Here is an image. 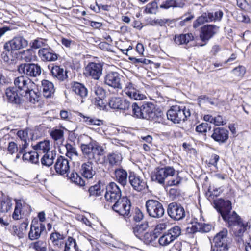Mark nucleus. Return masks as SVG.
<instances>
[{
	"label": "nucleus",
	"mask_w": 251,
	"mask_h": 251,
	"mask_svg": "<svg viewBox=\"0 0 251 251\" xmlns=\"http://www.w3.org/2000/svg\"><path fill=\"white\" fill-rule=\"evenodd\" d=\"M213 19L212 12L203 13L201 16L198 17L194 22L193 26L196 29L205 23L212 22V20Z\"/></svg>",
	"instance_id": "nucleus-28"
},
{
	"label": "nucleus",
	"mask_w": 251,
	"mask_h": 251,
	"mask_svg": "<svg viewBox=\"0 0 251 251\" xmlns=\"http://www.w3.org/2000/svg\"><path fill=\"white\" fill-rule=\"evenodd\" d=\"M50 136L56 141L63 138L64 131L60 129H55L51 132Z\"/></svg>",
	"instance_id": "nucleus-58"
},
{
	"label": "nucleus",
	"mask_w": 251,
	"mask_h": 251,
	"mask_svg": "<svg viewBox=\"0 0 251 251\" xmlns=\"http://www.w3.org/2000/svg\"><path fill=\"white\" fill-rule=\"evenodd\" d=\"M149 223L145 221L141 224L136 225L132 227L133 233L138 239L142 238L143 233L149 228Z\"/></svg>",
	"instance_id": "nucleus-32"
},
{
	"label": "nucleus",
	"mask_w": 251,
	"mask_h": 251,
	"mask_svg": "<svg viewBox=\"0 0 251 251\" xmlns=\"http://www.w3.org/2000/svg\"><path fill=\"white\" fill-rule=\"evenodd\" d=\"M71 85L72 91L82 99H84L87 96L88 90L83 84L74 81Z\"/></svg>",
	"instance_id": "nucleus-24"
},
{
	"label": "nucleus",
	"mask_w": 251,
	"mask_h": 251,
	"mask_svg": "<svg viewBox=\"0 0 251 251\" xmlns=\"http://www.w3.org/2000/svg\"><path fill=\"white\" fill-rule=\"evenodd\" d=\"M22 208V204L21 201H16L15 209L12 215V217L14 220H17L21 218V212Z\"/></svg>",
	"instance_id": "nucleus-47"
},
{
	"label": "nucleus",
	"mask_w": 251,
	"mask_h": 251,
	"mask_svg": "<svg viewBox=\"0 0 251 251\" xmlns=\"http://www.w3.org/2000/svg\"><path fill=\"white\" fill-rule=\"evenodd\" d=\"M45 230V225L40 223L33 225V222L30 226L28 233V238L30 240L38 239L40 238L41 233Z\"/></svg>",
	"instance_id": "nucleus-22"
},
{
	"label": "nucleus",
	"mask_w": 251,
	"mask_h": 251,
	"mask_svg": "<svg viewBox=\"0 0 251 251\" xmlns=\"http://www.w3.org/2000/svg\"><path fill=\"white\" fill-rule=\"evenodd\" d=\"M0 211L1 213L7 212L12 207L11 199L8 197H2L0 199Z\"/></svg>",
	"instance_id": "nucleus-37"
},
{
	"label": "nucleus",
	"mask_w": 251,
	"mask_h": 251,
	"mask_svg": "<svg viewBox=\"0 0 251 251\" xmlns=\"http://www.w3.org/2000/svg\"><path fill=\"white\" fill-rule=\"evenodd\" d=\"M102 65L100 63L90 62L85 67L84 74L95 80H99L102 75Z\"/></svg>",
	"instance_id": "nucleus-15"
},
{
	"label": "nucleus",
	"mask_w": 251,
	"mask_h": 251,
	"mask_svg": "<svg viewBox=\"0 0 251 251\" xmlns=\"http://www.w3.org/2000/svg\"><path fill=\"white\" fill-rule=\"evenodd\" d=\"M121 77L117 72H110L105 75L104 82L114 89H122Z\"/></svg>",
	"instance_id": "nucleus-16"
},
{
	"label": "nucleus",
	"mask_w": 251,
	"mask_h": 251,
	"mask_svg": "<svg viewBox=\"0 0 251 251\" xmlns=\"http://www.w3.org/2000/svg\"><path fill=\"white\" fill-rule=\"evenodd\" d=\"M119 187L113 182H110L106 186V192L109 193L115 192V191L120 190Z\"/></svg>",
	"instance_id": "nucleus-59"
},
{
	"label": "nucleus",
	"mask_w": 251,
	"mask_h": 251,
	"mask_svg": "<svg viewBox=\"0 0 251 251\" xmlns=\"http://www.w3.org/2000/svg\"><path fill=\"white\" fill-rule=\"evenodd\" d=\"M105 187L104 184L99 180L96 184L91 186L88 189L89 196L99 197L101 195Z\"/></svg>",
	"instance_id": "nucleus-30"
},
{
	"label": "nucleus",
	"mask_w": 251,
	"mask_h": 251,
	"mask_svg": "<svg viewBox=\"0 0 251 251\" xmlns=\"http://www.w3.org/2000/svg\"><path fill=\"white\" fill-rule=\"evenodd\" d=\"M167 212L169 217L175 221H179L185 217V211L183 206L177 202L170 203L167 206Z\"/></svg>",
	"instance_id": "nucleus-10"
},
{
	"label": "nucleus",
	"mask_w": 251,
	"mask_h": 251,
	"mask_svg": "<svg viewBox=\"0 0 251 251\" xmlns=\"http://www.w3.org/2000/svg\"><path fill=\"white\" fill-rule=\"evenodd\" d=\"M40 95L41 93L38 90L35 91L28 88L25 92V97H26L31 103L35 104L39 101Z\"/></svg>",
	"instance_id": "nucleus-34"
},
{
	"label": "nucleus",
	"mask_w": 251,
	"mask_h": 251,
	"mask_svg": "<svg viewBox=\"0 0 251 251\" xmlns=\"http://www.w3.org/2000/svg\"><path fill=\"white\" fill-rule=\"evenodd\" d=\"M131 206L130 201L127 197H123L114 204L112 206V209L120 215L129 217L131 216Z\"/></svg>",
	"instance_id": "nucleus-11"
},
{
	"label": "nucleus",
	"mask_w": 251,
	"mask_h": 251,
	"mask_svg": "<svg viewBox=\"0 0 251 251\" xmlns=\"http://www.w3.org/2000/svg\"><path fill=\"white\" fill-rule=\"evenodd\" d=\"M167 232L175 240L180 235L181 229L179 226H175L168 230Z\"/></svg>",
	"instance_id": "nucleus-43"
},
{
	"label": "nucleus",
	"mask_w": 251,
	"mask_h": 251,
	"mask_svg": "<svg viewBox=\"0 0 251 251\" xmlns=\"http://www.w3.org/2000/svg\"><path fill=\"white\" fill-rule=\"evenodd\" d=\"M79 115L83 118L84 122L88 125L100 126L103 124V121L101 120L84 116L81 113H79Z\"/></svg>",
	"instance_id": "nucleus-40"
},
{
	"label": "nucleus",
	"mask_w": 251,
	"mask_h": 251,
	"mask_svg": "<svg viewBox=\"0 0 251 251\" xmlns=\"http://www.w3.org/2000/svg\"><path fill=\"white\" fill-rule=\"evenodd\" d=\"M154 236L152 232H147L142 235V238L139 239L143 241L146 244L149 245L156 239V238H154Z\"/></svg>",
	"instance_id": "nucleus-51"
},
{
	"label": "nucleus",
	"mask_w": 251,
	"mask_h": 251,
	"mask_svg": "<svg viewBox=\"0 0 251 251\" xmlns=\"http://www.w3.org/2000/svg\"><path fill=\"white\" fill-rule=\"evenodd\" d=\"M124 91L130 98L135 100H142L145 97V96L137 89L136 86L131 82L127 83Z\"/></svg>",
	"instance_id": "nucleus-21"
},
{
	"label": "nucleus",
	"mask_w": 251,
	"mask_h": 251,
	"mask_svg": "<svg viewBox=\"0 0 251 251\" xmlns=\"http://www.w3.org/2000/svg\"><path fill=\"white\" fill-rule=\"evenodd\" d=\"M121 104H119V108H117V110L123 111V112H127V114H131V110L129 109L130 107V103L126 99H123L122 98Z\"/></svg>",
	"instance_id": "nucleus-46"
},
{
	"label": "nucleus",
	"mask_w": 251,
	"mask_h": 251,
	"mask_svg": "<svg viewBox=\"0 0 251 251\" xmlns=\"http://www.w3.org/2000/svg\"><path fill=\"white\" fill-rule=\"evenodd\" d=\"M122 98L113 97L109 99L108 101V104L111 108L117 110L119 108V104H121Z\"/></svg>",
	"instance_id": "nucleus-53"
},
{
	"label": "nucleus",
	"mask_w": 251,
	"mask_h": 251,
	"mask_svg": "<svg viewBox=\"0 0 251 251\" xmlns=\"http://www.w3.org/2000/svg\"><path fill=\"white\" fill-rule=\"evenodd\" d=\"M56 153L53 151L47 152L44 154L41 159V162L42 165L50 167L52 165Z\"/></svg>",
	"instance_id": "nucleus-36"
},
{
	"label": "nucleus",
	"mask_w": 251,
	"mask_h": 251,
	"mask_svg": "<svg viewBox=\"0 0 251 251\" xmlns=\"http://www.w3.org/2000/svg\"><path fill=\"white\" fill-rule=\"evenodd\" d=\"M108 160L111 166L116 165L121 159L120 154L115 153H110L107 156Z\"/></svg>",
	"instance_id": "nucleus-50"
},
{
	"label": "nucleus",
	"mask_w": 251,
	"mask_h": 251,
	"mask_svg": "<svg viewBox=\"0 0 251 251\" xmlns=\"http://www.w3.org/2000/svg\"><path fill=\"white\" fill-rule=\"evenodd\" d=\"M222 219L236 237H242L245 231L250 228V225L248 223L244 222L241 217L235 211L222 215Z\"/></svg>",
	"instance_id": "nucleus-2"
},
{
	"label": "nucleus",
	"mask_w": 251,
	"mask_h": 251,
	"mask_svg": "<svg viewBox=\"0 0 251 251\" xmlns=\"http://www.w3.org/2000/svg\"><path fill=\"white\" fill-rule=\"evenodd\" d=\"M116 180L123 187H125L127 182L128 174L126 171L122 168L116 169L114 171Z\"/></svg>",
	"instance_id": "nucleus-26"
},
{
	"label": "nucleus",
	"mask_w": 251,
	"mask_h": 251,
	"mask_svg": "<svg viewBox=\"0 0 251 251\" xmlns=\"http://www.w3.org/2000/svg\"><path fill=\"white\" fill-rule=\"evenodd\" d=\"M169 21V19H156L152 20L150 21L149 24L151 26H155L157 25H159L160 26H162L167 23Z\"/></svg>",
	"instance_id": "nucleus-60"
},
{
	"label": "nucleus",
	"mask_w": 251,
	"mask_h": 251,
	"mask_svg": "<svg viewBox=\"0 0 251 251\" xmlns=\"http://www.w3.org/2000/svg\"><path fill=\"white\" fill-rule=\"evenodd\" d=\"M211 229V225L199 222H196L194 225H192L191 227V230L193 233L196 232L207 233L209 232Z\"/></svg>",
	"instance_id": "nucleus-31"
},
{
	"label": "nucleus",
	"mask_w": 251,
	"mask_h": 251,
	"mask_svg": "<svg viewBox=\"0 0 251 251\" xmlns=\"http://www.w3.org/2000/svg\"><path fill=\"white\" fill-rule=\"evenodd\" d=\"M56 172L61 176H68L70 170L69 160L62 156H59L54 165Z\"/></svg>",
	"instance_id": "nucleus-18"
},
{
	"label": "nucleus",
	"mask_w": 251,
	"mask_h": 251,
	"mask_svg": "<svg viewBox=\"0 0 251 251\" xmlns=\"http://www.w3.org/2000/svg\"><path fill=\"white\" fill-rule=\"evenodd\" d=\"M65 147L67 151L66 155L67 157L71 158L73 155H75L77 156H78V154L76 148H75L73 145L67 143L65 145Z\"/></svg>",
	"instance_id": "nucleus-52"
},
{
	"label": "nucleus",
	"mask_w": 251,
	"mask_h": 251,
	"mask_svg": "<svg viewBox=\"0 0 251 251\" xmlns=\"http://www.w3.org/2000/svg\"><path fill=\"white\" fill-rule=\"evenodd\" d=\"M80 148L84 157L88 159L87 162L81 165V174L84 177L91 179L96 174L93 169V162L96 164H103L104 162V158H100L103 155L104 149L96 141H91L88 144L81 143Z\"/></svg>",
	"instance_id": "nucleus-1"
},
{
	"label": "nucleus",
	"mask_w": 251,
	"mask_h": 251,
	"mask_svg": "<svg viewBox=\"0 0 251 251\" xmlns=\"http://www.w3.org/2000/svg\"><path fill=\"white\" fill-rule=\"evenodd\" d=\"M129 59L134 64L141 63L144 64H149L151 62L150 60L145 58H136L134 57H130Z\"/></svg>",
	"instance_id": "nucleus-63"
},
{
	"label": "nucleus",
	"mask_w": 251,
	"mask_h": 251,
	"mask_svg": "<svg viewBox=\"0 0 251 251\" xmlns=\"http://www.w3.org/2000/svg\"><path fill=\"white\" fill-rule=\"evenodd\" d=\"M23 93L18 91L16 87H9L5 90V95L7 102L18 106L23 104L24 100L22 98Z\"/></svg>",
	"instance_id": "nucleus-13"
},
{
	"label": "nucleus",
	"mask_w": 251,
	"mask_h": 251,
	"mask_svg": "<svg viewBox=\"0 0 251 251\" xmlns=\"http://www.w3.org/2000/svg\"><path fill=\"white\" fill-rule=\"evenodd\" d=\"M70 179L75 184L83 187V189H85V186L87 185L88 182L86 181L78 175V174L74 170L72 171L69 176Z\"/></svg>",
	"instance_id": "nucleus-33"
},
{
	"label": "nucleus",
	"mask_w": 251,
	"mask_h": 251,
	"mask_svg": "<svg viewBox=\"0 0 251 251\" xmlns=\"http://www.w3.org/2000/svg\"><path fill=\"white\" fill-rule=\"evenodd\" d=\"M39 153L38 151H31V156L30 157L29 162L33 164H39Z\"/></svg>",
	"instance_id": "nucleus-62"
},
{
	"label": "nucleus",
	"mask_w": 251,
	"mask_h": 251,
	"mask_svg": "<svg viewBox=\"0 0 251 251\" xmlns=\"http://www.w3.org/2000/svg\"><path fill=\"white\" fill-rule=\"evenodd\" d=\"M41 84L43 96L46 98H51L55 91L53 84L48 80L44 79L41 81Z\"/></svg>",
	"instance_id": "nucleus-25"
},
{
	"label": "nucleus",
	"mask_w": 251,
	"mask_h": 251,
	"mask_svg": "<svg viewBox=\"0 0 251 251\" xmlns=\"http://www.w3.org/2000/svg\"><path fill=\"white\" fill-rule=\"evenodd\" d=\"M157 8V4L155 1L148 3L146 7L145 12L149 14H155Z\"/></svg>",
	"instance_id": "nucleus-57"
},
{
	"label": "nucleus",
	"mask_w": 251,
	"mask_h": 251,
	"mask_svg": "<svg viewBox=\"0 0 251 251\" xmlns=\"http://www.w3.org/2000/svg\"><path fill=\"white\" fill-rule=\"evenodd\" d=\"M227 230L226 228L218 233L213 239L211 251H228L230 239L227 237Z\"/></svg>",
	"instance_id": "nucleus-5"
},
{
	"label": "nucleus",
	"mask_w": 251,
	"mask_h": 251,
	"mask_svg": "<svg viewBox=\"0 0 251 251\" xmlns=\"http://www.w3.org/2000/svg\"><path fill=\"white\" fill-rule=\"evenodd\" d=\"M38 55L42 61L48 62L55 61L59 56L50 47L40 49L38 51Z\"/></svg>",
	"instance_id": "nucleus-19"
},
{
	"label": "nucleus",
	"mask_w": 251,
	"mask_h": 251,
	"mask_svg": "<svg viewBox=\"0 0 251 251\" xmlns=\"http://www.w3.org/2000/svg\"><path fill=\"white\" fill-rule=\"evenodd\" d=\"M28 41L21 36H17L11 40L6 42L3 45V51L1 54V57L5 62L10 63L12 60L10 56H12V54L15 51L22 50L28 46Z\"/></svg>",
	"instance_id": "nucleus-3"
},
{
	"label": "nucleus",
	"mask_w": 251,
	"mask_h": 251,
	"mask_svg": "<svg viewBox=\"0 0 251 251\" xmlns=\"http://www.w3.org/2000/svg\"><path fill=\"white\" fill-rule=\"evenodd\" d=\"M33 149L36 151H42L43 152H49L50 142L48 140H44L38 142L36 145L33 146Z\"/></svg>",
	"instance_id": "nucleus-41"
},
{
	"label": "nucleus",
	"mask_w": 251,
	"mask_h": 251,
	"mask_svg": "<svg viewBox=\"0 0 251 251\" xmlns=\"http://www.w3.org/2000/svg\"><path fill=\"white\" fill-rule=\"evenodd\" d=\"M104 196L107 201L114 202V203L117 201H119L122 198L121 197V190L117 191V192L115 191V192L111 193L105 192Z\"/></svg>",
	"instance_id": "nucleus-39"
},
{
	"label": "nucleus",
	"mask_w": 251,
	"mask_h": 251,
	"mask_svg": "<svg viewBox=\"0 0 251 251\" xmlns=\"http://www.w3.org/2000/svg\"><path fill=\"white\" fill-rule=\"evenodd\" d=\"M19 72L28 77H36L41 74V66L37 63H24L19 65Z\"/></svg>",
	"instance_id": "nucleus-8"
},
{
	"label": "nucleus",
	"mask_w": 251,
	"mask_h": 251,
	"mask_svg": "<svg viewBox=\"0 0 251 251\" xmlns=\"http://www.w3.org/2000/svg\"><path fill=\"white\" fill-rule=\"evenodd\" d=\"M174 239L167 233L165 232L158 240V243L161 246H166L174 241Z\"/></svg>",
	"instance_id": "nucleus-42"
},
{
	"label": "nucleus",
	"mask_w": 251,
	"mask_h": 251,
	"mask_svg": "<svg viewBox=\"0 0 251 251\" xmlns=\"http://www.w3.org/2000/svg\"><path fill=\"white\" fill-rule=\"evenodd\" d=\"M141 119L152 121L156 123H163L161 112L156 113L154 105L151 102H142Z\"/></svg>",
	"instance_id": "nucleus-6"
},
{
	"label": "nucleus",
	"mask_w": 251,
	"mask_h": 251,
	"mask_svg": "<svg viewBox=\"0 0 251 251\" xmlns=\"http://www.w3.org/2000/svg\"><path fill=\"white\" fill-rule=\"evenodd\" d=\"M18 150V146L16 143L14 142H10L9 143L7 151L10 154H13L17 152Z\"/></svg>",
	"instance_id": "nucleus-61"
},
{
	"label": "nucleus",
	"mask_w": 251,
	"mask_h": 251,
	"mask_svg": "<svg viewBox=\"0 0 251 251\" xmlns=\"http://www.w3.org/2000/svg\"><path fill=\"white\" fill-rule=\"evenodd\" d=\"M209 136L215 142L221 145L227 142L229 138V131L224 127H214Z\"/></svg>",
	"instance_id": "nucleus-14"
},
{
	"label": "nucleus",
	"mask_w": 251,
	"mask_h": 251,
	"mask_svg": "<svg viewBox=\"0 0 251 251\" xmlns=\"http://www.w3.org/2000/svg\"><path fill=\"white\" fill-rule=\"evenodd\" d=\"M214 207L217 212L222 215L229 214L232 210V203L229 200L220 198L213 201Z\"/></svg>",
	"instance_id": "nucleus-17"
},
{
	"label": "nucleus",
	"mask_w": 251,
	"mask_h": 251,
	"mask_svg": "<svg viewBox=\"0 0 251 251\" xmlns=\"http://www.w3.org/2000/svg\"><path fill=\"white\" fill-rule=\"evenodd\" d=\"M175 174V170L173 167H158L155 169L151 178L152 181H156L160 184H164L165 178L173 176Z\"/></svg>",
	"instance_id": "nucleus-9"
},
{
	"label": "nucleus",
	"mask_w": 251,
	"mask_h": 251,
	"mask_svg": "<svg viewBox=\"0 0 251 251\" xmlns=\"http://www.w3.org/2000/svg\"><path fill=\"white\" fill-rule=\"evenodd\" d=\"M128 180L133 188L138 192L142 191L147 187L146 182L134 172H129Z\"/></svg>",
	"instance_id": "nucleus-20"
},
{
	"label": "nucleus",
	"mask_w": 251,
	"mask_h": 251,
	"mask_svg": "<svg viewBox=\"0 0 251 251\" xmlns=\"http://www.w3.org/2000/svg\"><path fill=\"white\" fill-rule=\"evenodd\" d=\"M50 74L53 77L59 81H63L68 78L67 72L58 65H52L50 69Z\"/></svg>",
	"instance_id": "nucleus-23"
},
{
	"label": "nucleus",
	"mask_w": 251,
	"mask_h": 251,
	"mask_svg": "<svg viewBox=\"0 0 251 251\" xmlns=\"http://www.w3.org/2000/svg\"><path fill=\"white\" fill-rule=\"evenodd\" d=\"M47 40L45 39L38 38L30 42V46L31 48L35 49H39L44 46L46 44Z\"/></svg>",
	"instance_id": "nucleus-48"
},
{
	"label": "nucleus",
	"mask_w": 251,
	"mask_h": 251,
	"mask_svg": "<svg viewBox=\"0 0 251 251\" xmlns=\"http://www.w3.org/2000/svg\"><path fill=\"white\" fill-rule=\"evenodd\" d=\"M145 206L147 213L151 217L158 219L164 214L165 210L163 204L157 200L153 199L147 200Z\"/></svg>",
	"instance_id": "nucleus-7"
},
{
	"label": "nucleus",
	"mask_w": 251,
	"mask_h": 251,
	"mask_svg": "<svg viewBox=\"0 0 251 251\" xmlns=\"http://www.w3.org/2000/svg\"><path fill=\"white\" fill-rule=\"evenodd\" d=\"M65 238V236L64 235L55 231V232L51 233L50 238L54 246H56L58 248H62L63 247L64 242L61 240H63Z\"/></svg>",
	"instance_id": "nucleus-35"
},
{
	"label": "nucleus",
	"mask_w": 251,
	"mask_h": 251,
	"mask_svg": "<svg viewBox=\"0 0 251 251\" xmlns=\"http://www.w3.org/2000/svg\"><path fill=\"white\" fill-rule=\"evenodd\" d=\"M167 225L165 223H160L157 225L154 230L152 231L154 235V238L157 239L159 235L166 229Z\"/></svg>",
	"instance_id": "nucleus-49"
},
{
	"label": "nucleus",
	"mask_w": 251,
	"mask_h": 251,
	"mask_svg": "<svg viewBox=\"0 0 251 251\" xmlns=\"http://www.w3.org/2000/svg\"><path fill=\"white\" fill-rule=\"evenodd\" d=\"M96 96L95 98L104 99L106 92L105 90L100 86H95L92 90V94Z\"/></svg>",
	"instance_id": "nucleus-44"
},
{
	"label": "nucleus",
	"mask_w": 251,
	"mask_h": 251,
	"mask_svg": "<svg viewBox=\"0 0 251 251\" xmlns=\"http://www.w3.org/2000/svg\"><path fill=\"white\" fill-rule=\"evenodd\" d=\"M30 80L25 78L24 76L16 77L14 81L15 87L21 93L25 92L29 88L27 86L28 82L30 83Z\"/></svg>",
	"instance_id": "nucleus-27"
},
{
	"label": "nucleus",
	"mask_w": 251,
	"mask_h": 251,
	"mask_svg": "<svg viewBox=\"0 0 251 251\" xmlns=\"http://www.w3.org/2000/svg\"><path fill=\"white\" fill-rule=\"evenodd\" d=\"M30 247L36 251H47L46 243L42 240L32 243Z\"/></svg>",
	"instance_id": "nucleus-45"
},
{
	"label": "nucleus",
	"mask_w": 251,
	"mask_h": 251,
	"mask_svg": "<svg viewBox=\"0 0 251 251\" xmlns=\"http://www.w3.org/2000/svg\"><path fill=\"white\" fill-rule=\"evenodd\" d=\"M143 217L144 215L141 211L139 209L136 208L135 215L133 216V220L136 222H139L143 219Z\"/></svg>",
	"instance_id": "nucleus-64"
},
{
	"label": "nucleus",
	"mask_w": 251,
	"mask_h": 251,
	"mask_svg": "<svg viewBox=\"0 0 251 251\" xmlns=\"http://www.w3.org/2000/svg\"><path fill=\"white\" fill-rule=\"evenodd\" d=\"M166 115L169 120L174 124H179L187 120L191 115V112L188 107L176 105L171 106Z\"/></svg>",
	"instance_id": "nucleus-4"
},
{
	"label": "nucleus",
	"mask_w": 251,
	"mask_h": 251,
	"mask_svg": "<svg viewBox=\"0 0 251 251\" xmlns=\"http://www.w3.org/2000/svg\"><path fill=\"white\" fill-rule=\"evenodd\" d=\"M219 27L215 25L207 24L202 26L200 31V38L204 44L200 46L202 47L206 45L209 40L217 33Z\"/></svg>",
	"instance_id": "nucleus-12"
},
{
	"label": "nucleus",
	"mask_w": 251,
	"mask_h": 251,
	"mask_svg": "<svg viewBox=\"0 0 251 251\" xmlns=\"http://www.w3.org/2000/svg\"><path fill=\"white\" fill-rule=\"evenodd\" d=\"M174 40L175 43L178 45L187 44L190 41L194 40V36L191 33L180 34L176 35Z\"/></svg>",
	"instance_id": "nucleus-29"
},
{
	"label": "nucleus",
	"mask_w": 251,
	"mask_h": 251,
	"mask_svg": "<svg viewBox=\"0 0 251 251\" xmlns=\"http://www.w3.org/2000/svg\"><path fill=\"white\" fill-rule=\"evenodd\" d=\"M178 6L177 2L175 0H167L160 5V7L167 9L170 7H177Z\"/></svg>",
	"instance_id": "nucleus-56"
},
{
	"label": "nucleus",
	"mask_w": 251,
	"mask_h": 251,
	"mask_svg": "<svg viewBox=\"0 0 251 251\" xmlns=\"http://www.w3.org/2000/svg\"><path fill=\"white\" fill-rule=\"evenodd\" d=\"M207 129L208 130H210V124L207 123H202L196 126V131L200 133H206L207 131Z\"/></svg>",
	"instance_id": "nucleus-55"
},
{
	"label": "nucleus",
	"mask_w": 251,
	"mask_h": 251,
	"mask_svg": "<svg viewBox=\"0 0 251 251\" xmlns=\"http://www.w3.org/2000/svg\"><path fill=\"white\" fill-rule=\"evenodd\" d=\"M142 107V102H133L131 105V115L134 117L141 119Z\"/></svg>",
	"instance_id": "nucleus-38"
},
{
	"label": "nucleus",
	"mask_w": 251,
	"mask_h": 251,
	"mask_svg": "<svg viewBox=\"0 0 251 251\" xmlns=\"http://www.w3.org/2000/svg\"><path fill=\"white\" fill-rule=\"evenodd\" d=\"M78 248L75 240L73 237H69L65 243V249H66V250L68 249H73L75 251Z\"/></svg>",
	"instance_id": "nucleus-54"
}]
</instances>
